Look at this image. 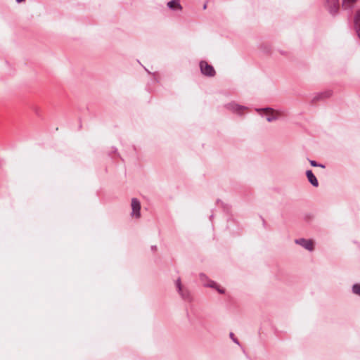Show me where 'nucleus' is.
Segmentation results:
<instances>
[{"label": "nucleus", "mask_w": 360, "mask_h": 360, "mask_svg": "<svg viewBox=\"0 0 360 360\" xmlns=\"http://www.w3.org/2000/svg\"><path fill=\"white\" fill-rule=\"evenodd\" d=\"M295 243L297 244L300 245L305 249L311 251L314 249V243L311 240H306L304 238L297 239L295 240Z\"/></svg>", "instance_id": "4"}, {"label": "nucleus", "mask_w": 360, "mask_h": 360, "mask_svg": "<svg viewBox=\"0 0 360 360\" xmlns=\"http://www.w3.org/2000/svg\"><path fill=\"white\" fill-rule=\"evenodd\" d=\"M167 6L172 10L181 11L182 9V7L179 3V0H172L167 3Z\"/></svg>", "instance_id": "8"}, {"label": "nucleus", "mask_w": 360, "mask_h": 360, "mask_svg": "<svg viewBox=\"0 0 360 360\" xmlns=\"http://www.w3.org/2000/svg\"><path fill=\"white\" fill-rule=\"evenodd\" d=\"M200 68L202 74L207 77H214L215 75V70L214 68L209 65L206 61H200Z\"/></svg>", "instance_id": "1"}, {"label": "nucleus", "mask_w": 360, "mask_h": 360, "mask_svg": "<svg viewBox=\"0 0 360 360\" xmlns=\"http://www.w3.org/2000/svg\"><path fill=\"white\" fill-rule=\"evenodd\" d=\"M310 164L311 166L313 167H320V168H325V165L321 164V163H319L317 162L316 160H310Z\"/></svg>", "instance_id": "10"}, {"label": "nucleus", "mask_w": 360, "mask_h": 360, "mask_svg": "<svg viewBox=\"0 0 360 360\" xmlns=\"http://www.w3.org/2000/svg\"><path fill=\"white\" fill-rule=\"evenodd\" d=\"M307 177L309 180V181L314 186H318L319 182L316 179V176L313 174V172L311 170H307L306 172Z\"/></svg>", "instance_id": "7"}, {"label": "nucleus", "mask_w": 360, "mask_h": 360, "mask_svg": "<svg viewBox=\"0 0 360 360\" xmlns=\"http://www.w3.org/2000/svg\"><path fill=\"white\" fill-rule=\"evenodd\" d=\"M131 216L136 219H139L141 217V203L136 198H132L131 203Z\"/></svg>", "instance_id": "2"}, {"label": "nucleus", "mask_w": 360, "mask_h": 360, "mask_svg": "<svg viewBox=\"0 0 360 360\" xmlns=\"http://www.w3.org/2000/svg\"><path fill=\"white\" fill-rule=\"evenodd\" d=\"M176 285L177 290H178L179 294L181 295L182 298H184V300H188L189 299L188 292L186 290H184L183 289L180 278L177 279V281L176 282Z\"/></svg>", "instance_id": "6"}, {"label": "nucleus", "mask_w": 360, "mask_h": 360, "mask_svg": "<svg viewBox=\"0 0 360 360\" xmlns=\"http://www.w3.org/2000/svg\"><path fill=\"white\" fill-rule=\"evenodd\" d=\"M260 110L263 111L267 116L266 120L268 122H271L273 120H276L281 115V112L276 111L271 108H265L262 109Z\"/></svg>", "instance_id": "3"}, {"label": "nucleus", "mask_w": 360, "mask_h": 360, "mask_svg": "<svg viewBox=\"0 0 360 360\" xmlns=\"http://www.w3.org/2000/svg\"><path fill=\"white\" fill-rule=\"evenodd\" d=\"M16 1H17V2H18V3H21V2H23L25 0H16Z\"/></svg>", "instance_id": "15"}, {"label": "nucleus", "mask_w": 360, "mask_h": 360, "mask_svg": "<svg viewBox=\"0 0 360 360\" xmlns=\"http://www.w3.org/2000/svg\"><path fill=\"white\" fill-rule=\"evenodd\" d=\"M207 8V4H205L204 6H203V9H206Z\"/></svg>", "instance_id": "16"}, {"label": "nucleus", "mask_w": 360, "mask_h": 360, "mask_svg": "<svg viewBox=\"0 0 360 360\" xmlns=\"http://www.w3.org/2000/svg\"><path fill=\"white\" fill-rule=\"evenodd\" d=\"M232 338V340H233L234 342L238 344V340L236 339H235V337L233 336V338Z\"/></svg>", "instance_id": "13"}, {"label": "nucleus", "mask_w": 360, "mask_h": 360, "mask_svg": "<svg viewBox=\"0 0 360 360\" xmlns=\"http://www.w3.org/2000/svg\"><path fill=\"white\" fill-rule=\"evenodd\" d=\"M217 290L220 292V293H224V290H221L219 288H217Z\"/></svg>", "instance_id": "14"}, {"label": "nucleus", "mask_w": 360, "mask_h": 360, "mask_svg": "<svg viewBox=\"0 0 360 360\" xmlns=\"http://www.w3.org/2000/svg\"><path fill=\"white\" fill-rule=\"evenodd\" d=\"M352 291L354 294L360 295V284H354L352 287Z\"/></svg>", "instance_id": "11"}, {"label": "nucleus", "mask_w": 360, "mask_h": 360, "mask_svg": "<svg viewBox=\"0 0 360 360\" xmlns=\"http://www.w3.org/2000/svg\"><path fill=\"white\" fill-rule=\"evenodd\" d=\"M327 6L330 13H335L339 9L338 0H326Z\"/></svg>", "instance_id": "5"}, {"label": "nucleus", "mask_w": 360, "mask_h": 360, "mask_svg": "<svg viewBox=\"0 0 360 360\" xmlns=\"http://www.w3.org/2000/svg\"><path fill=\"white\" fill-rule=\"evenodd\" d=\"M357 0H342V6L345 9L352 8L356 2Z\"/></svg>", "instance_id": "9"}, {"label": "nucleus", "mask_w": 360, "mask_h": 360, "mask_svg": "<svg viewBox=\"0 0 360 360\" xmlns=\"http://www.w3.org/2000/svg\"><path fill=\"white\" fill-rule=\"evenodd\" d=\"M230 336H231V338H233V334L232 333H230Z\"/></svg>", "instance_id": "17"}, {"label": "nucleus", "mask_w": 360, "mask_h": 360, "mask_svg": "<svg viewBox=\"0 0 360 360\" xmlns=\"http://www.w3.org/2000/svg\"><path fill=\"white\" fill-rule=\"evenodd\" d=\"M207 285L211 287V288H216L217 287V284L213 282V281H210Z\"/></svg>", "instance_id": "12"}]
</instances>
